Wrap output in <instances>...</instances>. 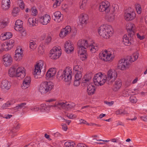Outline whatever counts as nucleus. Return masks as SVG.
<instances>
[{
  "instance_id": "1",
  "label": "nucleus",
  "mask_w": 147,
  "mask_h": 147,
  "mask_svg": "<svg viewBox=\"0 0 147 147\" xmlns=\"http://www.w3.org/2000/svg\"><path fill=\"white\" fill-rule=\"evenodd\" d=\"M99 35L105 39H108L112 36L113 33L111 26L109 25L101 26L98 29Z\"/></svg>"
},
{
  "instance_id": "2",
  "label": "nucleus",
  "mask_w": 147,
  "mask_h": 147,
  "mask_svg": "<svg viewBox=\"0 0 147 147\" xmlns=\"http://www.w3.org/2000/svg\"><path fill=\"white\" fill-rule=\"evenodd\" d=\"M76 104L73 102H60L56 103L55 105L50 106V107H56L60 109L62 108L63 109L68 111L74 108Z\"/></svg>"
},
{
  "instance_id": "3",
  "label": "nucleus",
  "mask_w": 147,
  "mask_h": 147,
  "mask_svg": "<svg viewBox=\"0 0 147 147\" xmlns=\"http://www.w3.org/2000/svg\"><path fill=\"white\" fill-rule=\"evenodd\" d=\"M46 66L43 61L42 60L39 61L37 63L35 66L34 71L33 72V74L35 76L34 77L36 78L40 77H38V76H39L42 70L44 71L45 70Z\"/></svg>"
},
{
  "instance_id": "4",
  "label": "nucleus",
  "mask_w": 147,
  "mask_h": 147,
  "mask_svg": "<svg viewBox=\"0 0 147 147\" xmlns=\"http://www.w3.org/2000/svg\"><path fill=\"white\" fill-rule=\"evenodd\" d=\"M53 87V85L51 82H42L40 85L39 90L42 94H45L51 91Z\"/></svg>"
},
{
  "instance_id": "5",
  "label": "nucleus",
  "mask_w": 147,
  "mask_h": 147,
  "mask_svg": "<svg viewBox=\"0 0 147 147\" xmlns=\"http://www.w3.org/2000/svg\"><path fill=\"white\" fill-rule=\"evenodd\" d=\"M104 76L101 73L96 74L94 77L93 81L95 85L98 86L103 85L105 82Z\"/></svg>"
},
{
  "instance_id": "6",
  "label": "nucleus",
  "mask_w": 147,
  "mask_h": 147,
  "mask_svg": "<svg viewBox=\"0 0 147 147\" xmlns=\"http://www.w3.org/2000/svg\"><path fill=\"white\" fill-rule=\"evenodd\" d=\"M78 54H81L86 52V49L88 48V44L87 40H81L78 41Z\"/></svg>"
},
{
  "instance_id": "7",
  "label": "nucleus",
  "mask_w": 147,
  "mask_h": 147,
  "mask_svg": "<svg viewBox=\"0 0 147 147\" xmlns=\"http://www.w3.org/2000/svg\"><path fill=\"white\" fill-rule=\"evenodd\" d=\"M61 54V51L60 48L55 47L50 51L49 56L51 59H55L59 58Z\"/></svg>"
},
{
  "instance_id": "8",
  "label": "nucleus",
  "mask_w": 147,
  "mask_h": 147,
  "mask_svg": "<svg viewBox=\"0 0 147 147\" xmlns=\"http://www.w3.org/2000/svg\"><path fill=\"white\" fill-rule=\"evenodd\" d=\"M99 9L100 11L109 13L110 10V4L107 1H105L100 3Z\"/></svg>"
},
{
  "instance_id": "9",
  "label": "nucleus",
  "mask_w": 147,
  "mask_h": 147,
  "mask_svg": "<svg viewBox=\"0 0 147 147\" xmlns=\"http://www.w3.org/2000/svg\"><path fill=\"white\" fill-rule=\"evenodd\" d=\"M130 66V64L127 59H121L119 60L118 67L119 69L124 70L128 69Z\"/></svg>"
},
{
  "instance_id": "10",
  "label": "nucleus",
  "mask_w": 147,
  "mask_h": 147,
  "mask_svg": "<svg viewBox=\"0 0 147 147\" xmlns=\"http://www.w3.org/2000/svg\"><path fill=\"white\" fill-rule=\"evenodd\" d=\"M117 76V74L115 70H109L107 73V75L105 77L106 80L110 81L112 82L114 81Z\"/></svg>"
},
{
  "instance_id": "11",
  "label": "nucleus",
  "mask_w": 147,
  "mask_h": 147,
  "mask_svg": "<svg viewBox=\"0 0 147 147\" xmlns=\"http://www.w3.org/2000/svg\"><path fill=\"white\" fill-rule=\"evenodd\" d=\"M100 58L104 61H110L112 59V53L110 51L106 50L102 53L100 54Z\"/></svg>"
},
{
  "instance_id": "12",
  "label": "nucleus",
  "mask_w": 147,
  "mask_h": 147,
  "mask_svg": "<svg viewBox=\"0 0 147 147\" xmlns=\"http://www.w3.org/2000/svg\"><path fill=\"white\" fill-rule=\"evenodd\" d=\"M64 76L63 81L65 82H67L70 81L72 78L73 74L72 70L70 68H66L65 70H64Z\"/></svg>"
},
{
  "instance_id": "13",
  "label": "nucleus",
  "mask_w": 147,
  "mask_h": 147,
  "mask_svg": "<svg viewBox=\"0 0 147 147\" xmlns=\"http://www.w3.org/2000/svg\"><path fill=\"white\" fill-rule=\"evenodd\" d=\"M3 64L5 66L10 65L12 62V58L11 55L9 54H6L3 56Z\"/></svg>"
},
{
  "instance_id": "14",
  "label": "nucleus",
  "mask_w": 147,
  "mask_h": 147,
  "mask_svg": "<svg viewBox=\"0 0 147 147\" xmlns=\"http://www.w3.org/2000/svg\"><path fill=\"white\" fill-rule=\"evenodd\" d=\"M130 10L129 12L125 13L124 16L125 20L126 21H129L133 20L135 18L136 14L133 10L131 8L128 9Z\"/></svg>"
},
{
  "instance_id": "15",
  "label": "nucleus",
  "mask_w": 147,
  "mask_h": 147,
  "mask_svg": "<svg viewBox=\"0 0 147 147\" xmlns=\"http://www.w3.org/2000/svg\"><path fill=\"white\" fill-rule=\"evenodd\" d=\"M39 21L42 24L47 25L49 23L51 20V17L50 15L45 14L43 16L40 17L38 18Z\"/></svg>"
},
{
  "instance_id": "16",
  "label": "nucleus",
  "mask_w": 147,
  "mask_h": 147,
  "mask_svg": "<svg viewBox=\"0 0 147 147\" xmlns=\"http://www.w3.org/2000/svg\"><path fill=\"white\" fill-rule=\"evenodd\" d=\"M65 50L67 53H69L74 51V45L71 41L68 40L67 41L64 45Z\"/></svg>"
},
{
  "instance_id": "17",
  "label": "nucleus",
  "mask_w": 147,
  "mask_h": 147,
  "mask_svg": "<svg viewBox=\"0 0 147 147\" xmlns=\"http://www.w3.org/2000/svg\"><path fill=\"white\" fill-rule=\"evenodd\" d=\"M135 25L131 23L128 24L127 26V30L128 33V35L130 37V38H132L134 34V30L135 28Z\"/></svg>"
},
{
  "instance_id": "18",
  "label": "nucleus",
  "mask_w": 147,
  "mask_h": 147,
  "mask_svg": "<svg viewBox=\"0 0 147 147\" xmlns=\"http://www.w3.org/2000/svg\"><path fill=\"white\" fill-rule=\"evenodd\" d=\"M26 75L25 69L23 67H18L16 71V77L24 78Z\"/></svg>"
},
{
  "instance_id": "19",
  "label": "nucleus",
  "mask_w": 147,
  "mask_h": 147,
  "mask_svg": "<svg viewBox=\"0 0 147 147\" xmlns=\"http://www.w3.org/2000/svg\"><path fill=\"white\" fill-rule=\"evenodd\" d=\"M71 31V27L69 26H67L65 28L61 30L59 34V36L63 38L69 34Z\"/></svg>"
},
{
  "instance_id": "20",
  "label": "nucleus",
  "mask_w": 147,
  "mask_h": 147,
  "mask_svg": "<svg viewBox=\"0 0 147 147\" xmlns=\"http://www.w3.org/2000/svg\"><path fill=\"white\" fill-rule=\"evenodd\" d=\"M73 69L74 73L76 74L75 76H79L81 75L80 77H82L83 68L81 66L79 65H75Z\"/></svg>"
},
{
  "instance_id": "21",
  "label": "nucleus",
  "mask_w": 147,
  "mask_h": 147,
  "mask_svg": "<svg viewBox=\"0 0 147 147\" xmlns=\"http://www.w3.org/2000/svg\"><path fill=\"white\" fill-rule=\"evenodd\" d=\"M55 18L54 21L57 22H60L63 19V16L62 14L59 11H57L54 13Z\"/></svg>"
},
{
  "instance_id": "22",
  "label": "nucleus",
  "mask_w": 147,
  "mask_h": 147,
  "mask_svg": "<svg viewBox=\"0 0 147 147\" xmlns=\"http://www.w3.org/2000/svg\"><path fill=\"white\" fill-rule=\"evenodd\" d=\"M57 71L56 68H51L49 69L46 73V76L47 77L49 78L54 76Z\"/></svg>"
},
{
  "instance_id": "23",
  "label": "nucleus",
  "mask_w": 147,
  "mask_h": 147,
  "mask_svg": "<svg viewBox=\"0 0 147 147\" xmlns=\"http://www.w3.org/2000/svg\"><path fill=\"white\" fill-rule=\"evenodd\" d=\"M79 20L81 24H86L87 23V20L88 19V16L86 14H82L79 17Z\"/></svg>"
},
{
  "instance_id": "24",
  "label": "nucleus",
  "mask_w": 147,
  "mask_h": 147,
  "mask_svg": "<svg viewBox=\"0 0 147 147\" xmlns=\"http://www.w3.org/2000/svg\"><path fill=\"white\" fill-rule=\"evenodd\" d=\"M10 0H2L1 7L3 9L6 10L8 9L10 6Z\"/></svg>"
},
{
  "instance_id": "25",
  "label": "nucleus",
  "mask_w": 147,
  "mask_h": 147,
  "mask_svg": "<svg viewBox=\"0 0 147 147\" xmlns=\"http://www.w3.org/2000/svg\"><path fill=\"white\" fill-rule=\"evenodd\" d=\"M10 87V84L7 80H4L2 82L1 87L2 89L8 90Z\"/></svg>"
},
{
  "instance_id": "26",
  "label": "nucleus",
  "mask_w": 147,
  "mask_h": 147,
  "mask_svg": "<svg viewBox=\"0 0 147 147\" xmlns=\"http://www.w3.org/2000/svg\"><path fill=\"white\" fill-rule=\"evenodd\" d=\"M95 86L92 84H90L87 87V92L88 95H90L93 94L95 91Z\"/></svg>"
},
{
  "instance_id": "27",
  "label": "nucleus",
  "mask_w": 147,
  "mask_h": 147,
  "mask_svg": "<svg viewBox=\"0 0 147 147\" xmlns=\"http://www.w3.org/2000/svg\"><path fill=\"white\" fill-rule=\"evenodd\" d=\"M121 81L119 79H117L115 82L113 89L115 91H117L119 89L121 86Z\"/></svg>"
},
{
  "instance_id": "28",
  "label": "nucleus",
  "mask_w": 147,
  "mask_h": 147,
  "mask_svg": "<svg viewBox=\"0 0 147 147\" xmlns=\"http://www.w3.org/2000/svg\"><path fill=\"white\" fill-rule=\"evenodd\" d=\"M123 42L124 44L126 46H129L131 45L132 41L131 39L130 40L127 37V36L125 35L123 38Z\"/></svg>"
},
{
  "instance_id": "29",
  "label": "nucleus",
  "mask_w": 147,
  "mask_h": 147,
  "mask_svg": "<svg viewBox=\"0 0 147 147\" xmlns=\"http://www.w3.org/2000/svg\"><path fill=\"white\" fill-rule=\"evenodd\" d=\"M64 74V70H63L62 69L59 70L57 72V78L59 80H63Z\"/></svg>"
},
{
  "instance_id": "30",
  "label": "nucleus",
  "mask_w": 147,
  "mask_h": 147,
  "mask_svg": "<svg viewBox=\"0 0 147 147\" xmlns=\"http://www.w3.org/2000/svg\"><path fill=\"white\" fill-rule=\"evenodd\" d=\"M1 36L2 40H5L6 39H9L12 37V34L11 32H7L3 35L2 34Z\"/></svg>"
},
{
  "instance_id": "31",
  "label": "nucleus",
  "mask_w": 147,
  "mask_h": 147,
  "mask_svg": "<svg viewBox=\"0 0 147 147\" xmlns=\"http://www.w3.org/2000/svg\"><path fill=\"white\" fill-rule=\"evenodd\" d=\"M26 102L18 104L17 106L14 108V109L15 110L18 111L20 109H25L26 107Z\"/></svg>"
},
{
  "instance_id": "32",
  "label": "nucleus",
  "mask_w": 147,
  "mask_h": 147,
  "mask_svg": "<svg viewBox=\"0 0 147 147\" xmlns=\"http://www.w3.org/2000/svg\"><path fill=\"white\" fill-rule=\"evenodd\" d=\"M8 74L10 77L16 76V68L14 67H11L9 70Z\"/></svg>"
},
{
  "instance_id": "33",
  "label": "nucleus",
  "mask_w": 147,
  "mask_h": 147,
  "mask_svg": "<svg viewBox=\"0 0 147 147\" xmlns=\"http://www.w3.org/2000/svg\"><path fill=\"white\" fill-rule=\"evenodd\" d=\"M138 57V52H136L130 57L129 61L130 62H133L137 60Z\"/></svg>"
},
{
  "instance_id": "34",
  "label": "nucleus",
  "mask_w": 147,
  "mask_h": 147,
  "mask_svg": "<svg viewBox=\"0 0 147 147\" xmlns=\"http://www.w3.org/2000/svg\"><path fill=\"white\" fill-rule=\"evenodd\" d=\"M81 75L80 76H75L74 79V85L75 86H78L80 84L81 79L82 77H80Z\"/></svg>"
},
{
  "instance_id": "35",
  "label": "nucleus",
  "mask_w": 147,
  "mask_h": 147,
  "mask_svg": "<svg viewBox=\"0 0 147 147\" xmlns=\"http://www.w3.org/2000/svg\"><path fill=\"white\" fill-rule=\"evenodd\" d=\"M36 19L32 18H29L28 20V24L31 27L36 26V22L35 21Z\"/></svg>"
},
{
  "instance_id": "36",
  "label": "nucleus",
  "mask_w": 147,
  "mask_h": 147,
  "mask_svg": "<svg viewBox=\"0 0 147 147\" xmlns=\"http://www.w3.org/2000/svg\"><path fill=\"white\" fill-rule=\"evenodd\" d=\"M114 15L113 13L106 15L105 16L106 19L108 22H112L114 20Z\"/></svg>"
},
{
  "instance_id": "37",
  "label": "nucleus",
  "mask_w": 147,
  "mask_h": 147,
  "mask_svg": "<svg viewBox=\"0 0 147 147\" xmlns=\"http://www.w3.org/2000/svg\"><path fill=\"white\" fill-rule=\"evenodd\" d=\"M88 49L92 53H95L98 50V47L97 46L93 45H90L88 47Z\"/></svg>"
},
{
  "instance_id": "38",
  "label": "nucleus",
  "mask_w": 147,
  "mask_h": 147,
  "mask_svg": "<svg viewBox=\"0 0 147 147\" xmlns=\"http://www.w3.org/2000/svg\"><path fill=\"white\" fill-rule=\"evenodd\" d=\"M23 56L22 53H15L14 56V58L16 61H19L21 60L22 59Z\"/></svg>"
},
{
  "instance_id": "39",
  "label": "nucleus",
  "mask_w": 147,
  "mask_h": 147,
  "mask_svg": "<svg viewBox=\"0 0 147 147\" xmlns=\"http://www.w3.org/2000/svg\"><path fill=\"white\" fill-rule=\"evenodd\" d=\"M15 25V26H14V28L15 30L17 31H21L22 33H24L25 35L26 32L23 30L22 26H20L17 24Z\"/></svg>"
},
{
  "instance_id": "40",
  "label": "nucleus",
  "mask_w": 147,
  "mask_h": 147,
  "mask_svg": "<svg viewBox=\"0 0 147 147\" xmlns=\"http://www.w3.org/2000/svg\"><path fill=\"white\" fill-rule=\"evenodd\" d=\"M29 45L30 48L32 50L34 49L36 47V45L35 42L33 40L30 41Z\"/></svg>"
},
{
  "instance_id": "41",
  "label": "nucleus",
  "mask_w": 147,
  "mask_h": 147,
  "mask_svg": "<svg viewBox=\"0 0 147 147\" xmlns=\"http://www.w3.org/2000/svg\"><path fill=\"white\" fill-rule=\"evenodd\" d=\"M89 83L90 79L89 78H86L84 77L82 79V84L83 86H85L87 85Z\"/></svg>"
},
{
  "instance_id": "42",
  "label": "nucleus",
  "mask_w": 147,
  "mask_h": 147,
  "mask_svg": "<svg viewBox=\"0 0 147 147\" xmlns=\"http://www.w3.org/2000/svg\"><path fill=\"white\" fill-rule=\"evenodd\" d=\"M6 42L7 45L8 50H9L13 46L14 41L13 40H10Z\"/></svg>"
},
{
  "instance_id": "43",
  "label": "nucleus",
  "mask_w": 147,
  "mask_h": 147,
  "mask_svg": "<svg viewBox=\"0 0 147 147\" xmlns=\"http://www.w3.org/2000/svg\"><path fill=\"white\" fill-rule=\"evenodd\" d=\"M87 0H82L80 3V8L83 9L86 6Z\"/></svg>"
},
{
  "instance_id": "44",
  "label": "nucleus",
  "mask_w": 147,
  "mask_h": 147,
  "mask_svg": "<svg viewBox=\"0 0 147 147\" xmlns=\"http://www.w3.org/2000/svg\"><path fill=\"white\" fill-rule=\"evenodd\" d=\"M12 104V102H11L8 101L6 103L4 104L1 107L3 109H6Z\"/></svg>"
},
{
  "instance_id": "45",
  "label": "nucleus",
  "mask_w": 147,
  "mask_h": 147,
  "mask_svg": "<svg viewBox=\"0 0 147 147\" xmlns=\"http://www.w3.org/2000/svg\"><path fill=\"white\" fill-rule=\"evenodd\" d=\"M20 11V9L19 7L14 8L12 11V14L13 16H17Z\"/></svg>"
},
{
  "instance_id": "46",
  "label": "nucleus",
  "mask_w": 147,
  "mask_h": 147,
  "mask_svg": "<svg viewBox=\"0 0 147 147\" xmlns=\"http://www.w3.org/2000/svg\"><path fill=\"white\" fill-rule=\"evenodd\" d=\"M30 83H28V82H27L23 81L21 86L22 88L23 89H26L30 86Z\"/></svg>"
},
{
  "instance_id": "47",
  "label": "nucleus",
  "mask_w": 147,
  "mask_h": 147,
  "mask_svg": "<svg viewBox=\"0 0 147 147\" xmlns=\"http://www.w3.org/2000/svg\"><path fill=\"white\" fill-rule=\"evenodd\" d=\"M75 144L73 142H66L65 143L64 147H74Z\"/></svg>"
},
{
  "instance_id": "48",
  "label": "nucleus",
  "mask_w": 147,
  "mask_h": 147,
  "mask_svg": "<svg viewBox=\"0 0 147 147\" xmlns=\"http://www.w3.org/2000/svg\"><path fill=\"white\" fill-rule=\"evenodd\" d=\"M63 1V0H55V2L53 5V7L55 8L57 7V6H59L61 3Z\"/></svg>"
},
{
  "instance_id": "49",
  "label": "nucleus",
  "mask_w": 147,
  "mask_h": 147,
  "mask_svg": "<svg viewBox=\"0 0 147 147\" xmlns=\"http://www.w3.org/2000/svg\"><path fill=\"white\" fill-rule=\"evenodd\" d=\"M7 22L4 20L0 21V29L5 27L7 25Z\"/></svg>"
},
{
  "instance_id": "50",
  "label": "nucleus",
  "mask_w": 147,
  "mask_h": 147,
  "mask_svg": "<svg viewBox=\"0 0 147 147\" xmlns=\"http://www.w3.org/2000/svg\"><path fill=\"white\" fill-rule=\"evenodd\" d=\"M18 4L22 9H24L25 5L22 0H18Z\"/></svg>"
},
{
  "instance_id": "51",
  "label": "nucleus",
  "mask_w": 147,
  "mask_h": 147,
  "mask_svg": "<svg viewBox=\"0 0 147 147\" xmlns=\"http://www.w3.org/2000/svg\"><path fill=\"white\" fill-rule=\"evenodd\" d=\"M51 40L52 38L51 36H48L45 41L44 44L45 45L49 44L51 42Z\"/></svg>"
},
{
  "instance_id": "52",
  "label": "nucleus",
  "mask_w": 147,
  "mask_h": 147,
  "mask_svg": "<svg viewBox=\"0 0 147 147\" xmlns=\"http://www.w3.org/2000/svg\"><path fill=\"white\" fill-rule=\"evenodd\" d=\"M38 52L40 55H42L44 52V49L43 46H40L38 48Z\"/></svg>"
},
{
  "instance_id": "53",
  "label": "nucleus",
  "mask_w": 147,
  "mask_h": 147,
  "mask_svg": "<svg viewBox=\"0 0 147 147\" xmlns=\"http://www.w3.org/2000/svg\"><path fill=\"white\" fill-rule=\"evenodd\" d=\"M135 6L138 13L140 14L141 13V8L140 5L139 4H136Z\"/></svg>"
},
{
  "instance_id": "54",
  "label": "nucleus",
  "mask_w": 147,
  "mask_h": 147,
  "mask_svg": "<svg viewBox=\"0 0 147 147\" xmlns=\"http://www.w3.org/2000/svg\"><path fill=\"white\" fill-rule=\"evenodd\" d=\"M7 42H4L1 44V49L3 50L6 51V50H8V47L7 46Z\"/></svg>"
},
{
  "instance_id": "55",
  "label": "nucleus",
  "mask_w": 147,
  "mask_h": 147,
  "mask_svg": "<svg viewBox=\"0 0 147 147\" xmlns=\"http://www.w3.org/2000/svg\"><path fill=\"white\" fill-rule=\"evenodd\" d=\"M20 125L19 123H17L16 126H14L13 127L12 130L11 131L12 133H15L16 132L17 130L19 129L20 128Z\"/></svg>"
},
{
  "instance_id": "56",
  "label": "nucleus",
  "mask_w": 147,
  "mask_h": 147,
  "mask_svg": "<svg viewBox=\"0 0 147 147\" xmlns=\"http://www.w3.org/2000/svg\"><path fill=\"white\" fill-rule=\"evenodd\" d=\"M81 54H79L81 55L80 58L82 61L85 60L87 58L86 51L85 53H83Z\"/></svg>"
},
{
  "instance_id": "57",
  "label": "nucleus",
  "mask_w": 147,
  "mask_h": 147,
  "mask_svg": "<svg viewBox=\"0 0 147 147\" xmlns=\"http://www.w3.org/2000/svg\"><path fill=\"white\" fill-rule=\"evenodd\" d=\"M129 100L132 103H135L137 102V99L136 97L134 96H131L130 97Z\"/></svg>"
},
{
  "instance_id": "58",
  "label": "nucleus",
  "mask_w": 147,
  "mask_h": 147,
  "mask_svg": "<svg viewBox=\"0 0 147 147\" xmlns=\"http://www.w3.org/2000/svg\"><path fill=\"white\" fill-rule=\"evenodd\" d=\"M47 106L46 105L42 104L40 105V109L41 111L43 112L46 111V109H47Z\"/></svg>"
},
{
  "instance_id": "59",
  "label": "nucleus",
  "mask_w": 147,
  "mask_h": 147,
  "mask_svg": "<svg viewBox=\"0 0 147 147\" xmlns=\"http://www.w3.org/2000/svg\"><path fill=\"white\" fill-rule=\"evenodd\" d=\"M31 11H32V13H33V15L35 16L37 13V11L36 8L35 7H33L31 9Z\"/></svg>"
},
{
  "instance_id": "60",
  "label": "nucleus",
  "mask_w": 147,
  "mask_h": 147,
  "mask_svg": "<svg viewBox=\"0 0 147 147\" xmlns=\"http://www.w3.org/2000/svg\"><path fill=\"white\" fill-rule=\"evenodd\" d=\"M23 51L22 49L20 47H17L16 50L15 51V53H23Z\"/></svg>"
},
{
  "instance_id": "61",
  "label": "nucleus",
  "mask_w": 147,
  "mask_h": 147,
  "mask_svg": "<svg viewBox=\"0 0 147 147\" xmlns=\"http://www.w3.org/2000/svg\"><path fill=\"white\" fill-rule=\"evenodd\" d=\"M40 108L37 106H35L34 107H32L30 108V109L32 111H38Z\"/></svg>"
},
{
  "instance_id": "62",
  "label": "nucleus",
  "mask_w": 147,
  "mask_h": 147,
  "mask_svg": "<svg viewBox=\"0 0 147 147\" xmlns=\"http://www.w3.org/2000/svg\"><path fill=\"white\" fill-rule=\"evenodd\" d=\"M23 81L27 82H28V83L30 84L31 81V78L30 77H26L24 78Z\"/></svg>"
},
{
  "instance_id": "63",
  "label": "nucleus",
  "mask_w": 147,
  "mask_h": 147,
  "mask_svg": "<svg viewBox=\"0 0 147 147\" xmlns=\"http://www.w3.org/2000/svg\"><path fill=\"white\" fill-rule=\"evenodd\" d=\"M22 24L23 22L22 21L20 20H18L16 21L15 24H17L20 26H22Z\"/></svg>"
},
{
  "instance_id": "64",
  "label": "nucleus",
  "mask_w": 147,
  "mask_h": 147,
  "mask_svg": "<svg viewBox=\"0 0 147 147\" xmlns=\"http://www.w3.org/2000/svg\"><path fill=\"white\" fill-rule=\"evenodd\" d=\"M62 126L63 130L65 131H66L67 129V127L66 124H63L62 125Z\"/></svg>"
}]
</instances>
